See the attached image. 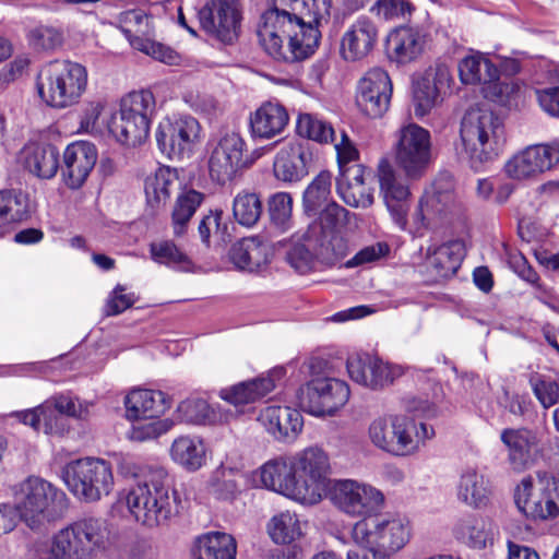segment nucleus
I'll return each mask as SVG.
<instances>
[{
    "mask_svg": "<svg viewBox=\"0 0 559 559\" xmlns=\"http://www.w3.org/2000/svg\"><path fill=\"white\" fill-rule=\"evenodd\" d=\"M332 0H271L258 35L275 60L296 62L314 53L320 26L331 16Z\"/></svg>",
    "mask_w": 559,
    "mask_h": 559,
    "instance_id": "1",
    "label": "nucleus"
},
{
    "mask_svg": "<svg viewBox=\"0 0 559 559\" xmlns=\"http://www.w3.org/2000/svg\"><path fill=\"white\" fill-rule=\"evenodd\" d=\"M87 86L86 67L69 59H56L44 64L36 76L39 98L46 106L57 110L80 104Z\"/></svg>",
    "mask_w": 559,
    "mask_h": 559,
    "instance_id": "2",
    "label": "nucleus"
},
{
    "mask_svg": "<svg viewBox=\"0 0 559 559\" xmlns=\"http://www.w3.org/2000/svg\"><path fill=\"white\" fill-rule=\"evenodd\" d=\"M126 501L134 520L150 528L168 526L181 509L178 491L171 488L166 475L136 484Z\"/></svg>",
    "mask_w": 559,
    "mask_h": 559,
    "instance_id": "3",
    "label": "nucleus"
},
{
    "mask_svg": "<svg viewBox=\"0 0 559 559\" xmlns=\"http://www.w3.org/2000/svg\"><path fill=\"white\" fill-rule=\"evenodd\" d=\"M463 152L473 168L499 154L504 142V127L499 116L487 107L468 109L461 122Z\"/></svg>",
    "mask_w": 559,
    "mask_h": 559,
    "instance_id": "4",
    "label": "nucleus"
},
{
    "mask_svg": "<svg viewBox=\"0 0 559 559\" xmlns=\"http://www.w3.org/2000/svg\"><path fill=\"white\" fill-rule=\"evenodd\" d=\"M411 535L409 521L389 513L359 519L350 530V540L355 545L389 559L406 546Z\"/></svg>",
    "mask_w": 559,
    "mask_h": 559,
    "instance_id": "5",
    "label": "nucleus"
},
{
    "mask_svg": "<svg viewBox=\"0 0 559 559\" xmlns=\"http://www.w3.org/2000/svg\"><path fill=\"white\" fill-rule=\"evenodd\" d=\"M13 498L16 521L36 530L53 520L64 493L46 479L29 476L15 486Z\"/></svg>",
    "mask_w": 559,
    "mask_h": 559,
    "instance_id": "6",
    "label": "nucleus"
},
{
    "mask_svg": "<svg viewBox=\"0 0 559 559\" xmlns=\"http://www.w3.org/2000/svg\"><path fill=\"white\" fill-rule=\"evenodd\" d=\"M61 475L68 489L85 502L98 501L114 488L112 467L104 459L88 456L71 461Z\"/></svg>",
    "mask_w": 559,
    "mask_h": 559,
    "instance_id": "7",
    "label": "nucleus"
},
{
    "mask_svg": "<svg viewBox=\"0 0 559 559\" xmlns=\"http://www.w3.org/2000/svg\"><path fill=\"white\" fill-rule=\"evenodd\" d=\"M261 156L260 150L248 153L247 143L239 133L227 132L211 150L207 162L210 177L219 185L231 182Z\"/></svg>",
    "mask_w": 559,
    "mask_h": 559,
    "instance_id": "8",
    "label": "nucleus"
},
{
    "mask_svg": "<svg viewBox=\"0 0 559 559\" xmlns=\"http://www.w3.org/2000/svg\"><path fill=\"white\" fill-rule=\"evenodd\" d=\"M518 509L533 520H548L559 515V479L538 471L535 477H524L514 493Z\"/></svg>",
    "mask_w": 559,
    "mask_h": 559,
    "instance_id": "9",
    "label": "nucleus"
},
{
    "mask_svg": "<svg viewBox=\"0 0 559 559\" xmlns=\"http://www.w3.org/2000/svg\"><path fill=\"white\" fill-rule=\"evenodd\" d=\"M298 476L302 504L321 501L329 484L331 472L328 454L318 447H310L292 455Z\"/></svg>",
    "mask_w": 559,
    "mask_h": 559,
    "instance_id": "10",
    "label": "nucleus"
},
{
    "mask_svg": "<svg viewBox=\"0 0 559 559\" xmlns=\"http://www.w3.org/2000/svg\"><path fill=\"white\" fill-rule=\"evenodd\" d=\"M334 506L352 518L374 516L384 507V495L370 484L355 479L336 480L332 488Z\"/></svg>",
    "mask_w": 559,
    "mask_h": 559,
    "instance_id": "11",
    "label": "nucleus"
},
{
    "mask_svg": "<svg viewBox=\"0 0 559 559\" xmlns=\"http://www.w3.org/2000/svg\"><path fill=\"white\" fill-rule=\"evenodd\" d=\"M201 140V126L189 115L167 117L156 130V141L162 152L170 158L189 157Z\"/></svg>",
    "mask_w": 559,
    "mask_h": 559,
    "instance_id": "12",
    "label": "nucleus"
},
{
    "mask_svg": "<svg viewBox=\"0 0 559 559\" xmlns=\"http://www.w3.org/2000/svg\"><path fill=\"white\" fill-rule=\"evenodd\" d=\"M431 159V141L428 130L409 123L400 130L395 145V160L411 179L424 175Z\"/></svg>",
    "mask_w": 559,
    "mask_h": 559,
    "instance_id": "13",
    "label": "nucleus"
},
{
    "mask_svg": "<svg viewBox=\"0 0 559 559\" xmlns=\"http://www.w3.org/2000/svg\"><path fill=\"white\" fill-rule=\"evenodd\" d=\"M350 395L348 384L331 377H314L300 389V405L314 416L333 415Z\"/></svg>",
    "mask_w": 559,
    "mask_h": 559,
    "instance_id": "14",
    "label": "nucleus"
},
{
    "mask_svg": "<svg viewBox=\"0 0 559 559\" xmlns=\"http://www.w3.org/2000/svg\"><path fill=\"white\" fill-rule=\"evenodd\" d=\"M460 207L452 176L441 175L433 181L431 191H427L420 199L414 218L423 227H433Z\"/></svg>",
    "mask_w": 559,
    "mask_h": 559,
    "instance_id": "15",
    "label": "nucleus"
},
{
    "mask_svg": "<svg viewBox=\"0 0 559 559\" xmlns=\"http://www.w3.org/2000/svg\"><path fill=\"white\" fill-rule=\"evenodd\" d=\"M393 86L386 71L370 69L359 80L356 104L360 111L370 118H380L389 109Z\"/></svg>",
    "mask_w": 559,
    "mask_h": 559,
    "instance_id": "16",
    "label": "nucleus"
},
{
    "mask_svg": "<svg viewBox=\"0 0 559 559\" xmlns=\"http://www.w3.org/2000/svg\"><path fill=\"white\" fill-rule=\"evenodd\" d=\"M202 28L223 43L237 37L240 13L237 0H206L199 11Z\"/></svg>",
    "mask_w": 559,
    "mask_h": 559,
    "instance_id": "17",
    "label": "nucleus"
},
{
    "mask_svg": "<svg viewBox=\"0 0 559 559\" xmlns=\"http://www.w3.org/2000/svg\"><path fill=\"white\" fill-rule=\"evenodd\" d=\"M378 178L384 203L393 222L400 229H406L411 195L408 185L386 159L379 163Z\"/></svg>",
    "mask_w": 559,
    "mask_h": 559,
    "instance_id": "18",
    "label": "nucleus"
},
{
    "mask_svg": "<svg viewBox=\"0 0 559 559\" xmlns=\"http://www.w3.org/2000/svg\"><path fill=\"white\" fill-rule=\"evenodd\" d=\"M73 524L59 530L48 539L34 540L27 551L28 559H86Z\"/></svg>",
    "mask_w": 559,
    "mask_h": 559,
    "instance_id": "19",
    "label": "nucleus"
},
{
    "mask_svg": "<svg viewBox=\"0 0 559 559\" xmlns=\"http://www.w3.org/2000/svg\"><path fill=\"white\" fill-rule=\"evenodd\" d=\"M261 485L301 503L298 476L292 455H280L265 462L259 469Z\"/></svg>",
    "mask_w": 559,
    "mask_h": 559,
    "instance_id": "20",
    "label": "nucleus"
},
{
    "mask_svg": "<svg viewBox=\"0 0 559 559\" xmlns=\"http://www.w3.org/2000/svg\"><path fill=\"white\" fill-rule=\"evenodd\" d=\"M459 75L464 84H483L485 97L500 102L507 85L498 82L499 72L496 66L487 58L467 56L459 63Z\"/></svg>",
    "mask_w": 559,
    "mask_h": 559,
    "instance_id": "21",
    "label": "nucleus"
},
{
    "mask_svg": "<svg viewBox=\"0 0 559 559\" xmlns=\"http://www.w3.org/2000/svg\"><path fill=\"white\" fill-rule=\"evenodd\" d=\"M500 440L507 449V460L515 472L530 468L539 456V441L536 433L526 428H506Z\"/></svg>",
    "mask_w": 559,
    "mask_h": 559,
    "instance_id": "22",
    "label": "nucleus"
},
{
    "mask_svg": "<svg viewBox=\"0 0 559 559\" xmlns=\"http://www.w3.org/2000/svg\"><path fill=\"white\" fill-rule=\"evenodd\" d=\"M346 366L353 381L370 389H381L400 374L397 367H391L369 354L348 357Z\"/></svg>",
    "mask_w": 559,
    "mask_h": 559,
    "instance_id": "23",
    "label": "nucleus"
},
{
    "mask_svg": "<svg viewBox=\"0 0 559 559\" xmlns=\"http://www.w3.org/2000/svg\"><path fill=\"white\" fill-rule=\"evenodd\" d=\"M97 160V151L90 142H74L63 152L61 173L64 183L71 189H79L87 179Z\"/></svg>",
    "mask_w": 559,
    "mask_h": 559,
    "instance_id": "24",
    "label": "nucleus"
},
{
    "mask_svg": "<svg viewBox=\"0 0 559 559\" xmlns=\"http://www.w3.org/2000/svg\"><path fill=\"white\" fill-rule=\"evenodd\" d=\"M435 429L425 423L418 426L405 416H394L393 440L390 454L394 456H411L417 453L427 440L432 439Z\"/></svg>",
    "mask_w": 559,
    "mask_h": 559,
    "instance_id": "25",
    "label": "nucleus"
},
{
    "mask_svg": "<svg viewBox=\"0 0 559 559\" xmlns=\"http://www.w3.org/2000/svg\"><path fill=\"white\" fill-rule=\"evenodd\" d=\"M378 40V27L365 15L359 16L343 34L341 55L346 61H357L367 57Z\"/></svg>",
    "mask_w": 559,
    "mask_h": 559,
    "instance_id": "26",
    "label": "nucleus"
},
{
    "mask_svg": "<svg viewBox=\"0 0 559 559\" xmlns=\"http://www.w3.org/2000/svg\"><path fill=\"white\" fill-rule=\"evenodd\" d=\"M265 429L282 441H293L301 432L304 420L299 411L288 406H267L259 415Z\"/></svg>",
    "mask_w": 559,
    "mask_h": 559,
    "instance_id": "27",
    "label": "nucleus"
},
{
    "mask_svg": "<svg viewBox=\"0 0 559 559\" xmlns=\"http://www.w3.org/2000/svg\"><path fill=\"white\" fill-rule=\"evenodd\" d=\"M124 405L129 420L153 419L170 407V401L162 391L135 389L126 396Z\"/></svg>",
    "mask_w": 559,
    "mask_h": 559,
    "instance_id": "28",
    "label": "nucleus"
},
{
    "mask_svg": "<svg viewBox=\"0 0 559 559\" xmlns=\"http://www.w3.org/2000/svg\"><path fill=\"white\" fill-rule=\"evenodd\" d=\"M289 116L278 103H263L250 115V130L254 139L269 140L281 134L288 124Z\"/></svg>",
    "mask_w": 559,
    "mask_h": 559,
    "instance_id": "29",
    "label": "nucleus"
},
{
    "mask_svg": "<svg viewBox=\"0 0 559 559\" xmlns=\"http://www.w3.org/2000/svg\"><path fill=\"white\" fill-rule=\"evenodd\" d=\"M453 534L456 539L474 549H484L493 544L495 526L489 518L478 514H466L460 518Z\"/></svg>",
    "mask_w": 559,
    "mask_h": 559,
    "instance_id": "30",
    "label": "nucleus"
},
{
    "mask_svg": "<svg viewBox=\"0 0 559 559\" xmlns=\"http://www.w3.org/2000/svg\"><path fill=\"white\" fill-rule=\"evenodd\" d=\"M425 38L418 29L400 27L386 39V53L391 61L406 64L416 60L424 51Z\"/></svg>",
    "mask_w": 559,
    "mask_h": 559,
    "instance_id": "31",
    "label": "nucleus"
},
{
    "mask_svg": "<svg viewBox=\"0 0 559 559\" xmlns=\"http://www.w3.org/2000/svg\"><path fill=\"white\" fill-rule=\"evenodd\" d=\"M73 526L78 534L86 559L95 558L107 549L110 544V530L102 518L86 516L74 521Z\"/></svg>",
    "mask_w": 559,
    "mask_h": 559,
    "instance_id": "32",
    "label": "nucleus"
},
{
    "mask_svg": "<svg viewBox=\"0 0 559 559\" xmlns=\"http://www.w3.org/2000/svg\"><path fill=\"white\" fill-rule=\"evenodd\" d=\"M275 376L280 377L281 371H273L266 376L222 389L218 395L222 400L235 406L253 403L275 388Z\"/></svg>",
    "mask_w": 559,
    "mask_h": 559,
    "instance_id": "33",
    "label": "nucleus"
},
{
    "mask_svg": "<svg viewBox=\"0 0 559 559\" xmlns=\"http://www.w3.org/2000/svg\"><path fill=\"white\" fill-rule=\"evenodd\" d=\"M24 167L40 179L52 178L59 169V152L50 144H28L21 152Z\"/></svg>",
    "mask_w": 559,
    "mask_h": 559,
    "instance_id": "34",
    "label": "nucleus"
},
{
    "mask_svg": "<svg viewBox=\"0 0 559 559\" xmlns=\"http://www.w3.org/2000/svg\"><path fill=\"white\" fill-rule=\"evenodd\" d=\"M308 236L318 264L332 266L347 253V243L340 233L333 230L314 233L313 229L309 228Z\"/></svg>",
    "mask_w": 559,
    "mask_h": 559,
    "instance_id": "35",
    "label": "nucleus"
},
{
    "mask_svg": "<svg viewBox=\"0 0 559 559\" xmlns=\"http://www.w3.org/2000/svg\"><path fill=\"white\" fill-rule=\"evenodd\" d=\"M274 176L284 182H296L307 174V156L299 144L283 147L273 163Z\"/></svg>",
    "mask_w": 559,
    "mask_h": 559,
    "instance_id": "36",
    "label": "nucleus"
},
{
    "mask_svg": "<svg viewBox=\"0 0 559 559\" xmlns=\"http://www.w3.org/2000/svg\"><path fill=\"white\" fill-rule=\"evenodd\" d=\"M235 538L222 532H211L195 539L192 559H236Z\"/></svg>",
    "mask_w": 559,
    "mask_h": 559,
    "instance_id": "37",
    "label": "nucleus"
},
{
    "mask_svg": "<svg viewBox=\"0 0 559 559\" xmlns=\"http://www.w3.org/2000/svg\"><path fill=\"white\" fill-rule=\"evenodd\" d=\"M491 496L490 481L475 469L462 473L457 485V498L464 504L480 509L488 506Z\"/></svg>",
    "mask_w": 559,
    "mask_h": 559,
    "instance_id": "38",
    "label": "nucleus"
},
{
    "mask_svg": "<svg viewBox=\"0 0 559 559\" xmlns=\"http://www.w3.org/2000/svg\"><path fill=\"white\" fill-rule=\"evenodd\" d=\"M464 254V243L452 240L429 251L428 264L437 277L449 278L457 272Z\"/></svg>",
    "mask_w": 559,
    "mask_h": 559,
    "instance_id": "39",
    "label": "nucleus"
},
{
    "mask_svg": "<svg viewBox=\"0 0 559 559\" xmlns=\"http://www.w3.org/2000/svg\"><path fill=\"white\" fill-rule=\"evenodd\" d=\"M108 130L119 143L136 146L147 139L150 126L118 109L111 116Z\"/></svg>",
    "mask_w": 559,
    "mask_h": 559,
    "instance_id": "40",
    "label": "nucleus"
},
{
    "mask_svg": "<svg viewBox=\"0 0 559 559\" xmlns=\"http://www.w3.org/2000/svg\"><path fill=\"white\" fill-rule=\"evenodd\" d=\"M229 259L237 269L253 272L266 264V247L258 238H243L231 246Z\"/></svg>",
    "mask_w": 559,
    "mask_h": 559,
    "instance_id": "41",
    "label": "nucleus"
},
{
    "mask_svg": "<svg viewBox=\"0 0 559 559\" xmlns=\"http://www.w3.org/2000/svg\"><path fill=\"white\" fill-rule=\"evenodd\" d=\"M206 448L198 437L181 436L174 440L170 456L185 469L195 472L205 463Z\"/></svg>",
    "mask_w": 559,
    "mask_h": 559,
    "instance_id": "42",
    "label": "nucleus"
},
{
    "mask_svg": "<svg viewBox=\"0 0 559 559\" xmlns=\"http://www.w3.org/2000/svg\"><path fill=\"white\" fill-rule=\"evenodd\" d=\"M178 185L176 170L159 167L154 175L147 176L144 182L146 202L152 209H158L169 199L171 190Z\"/></svg>",
    "mask_w": 559,
    "mask_h": 559,
    "instance_id": "43",
    "label": "nucleus"
},
{
    "mask_svg": "<svg viewBox=\"0 0 559 559\" xmlns=\"http://www.w3.org/2000/svg\"><path fill=\"white\" fill-rule=\"evenodd\" d=\"M29 215L27 198L15 190L0 191V233Z\"/></svg>",
    "mask_w": 559,
    "mask_h": 559,
    "instance_id": "44",
    "label": "nucleus"
},
{
    "mask_svg": "<svg viewBox=\"0 0 559 559\" xmlns=\"http://www.w3.org/2000/svg\"><path fill=\"white\" fill-rule=\"evenodd\" d=\"M156 102L154 94L148 90L133 91L120 100L119 110L148 124L155 114Z\"/></svg>",
    "mask_w": 559,
    "mask_h": 559,
    "instance_id": "45",
    "label": "nucleus"
},
{
    "mask_svg": "<svg viewBox=\"0 0 559 559\" xmlns=\"http://www.w3.org/2000/svg\"><path fill=\"white\" fill-rule=\"evenodd\" d=\"M332 175L321 171L306 188L302 195V205L307 214H317L329 204L331 195Z\"/></svg>",
    "mask_w": 559,
    "mask_h": 559,
    "instance_id": "46",
    "label": "nucleus"
},
{
    "mask_svg": "<svg viewBox=\"0 0 559 559\" xmlns=\"http://www.w3.org/2000/svg\"><path fill=\"white\" fill-rule=\"evenodd\" d=\"M120 29L135 49V41L146 40L153 33L152 19L143 10H128L119 15Z\"/></svg>",
    "mask_w": 559,
    "mask_h": 559,
    "instance_id": "47",
    "label": "nucleus"
},
{
    "mask_svg": "<svg viewBox=\"0 0 559 559\" xmlns=\"http://www.w3.org/2000/svg\"><path fill=\"white\" fill-rule=\"evenodd\" d=\"M203 200L204 194L192 189L178 195L171 214L176 236L185 234L188 223Z\"/></svg>",
    "mask_w": 559,
    "mask_h": 559,
    "instance_id": "48",
    "label": "nucleus"
},
{
    "mask_svg": "<svg viewBox=\"0 0 559 559\" xmlns=\"http://www.w3.org/2000/svg\"><path fill=\"white\" fill-rule=\"evenodd\" d=\"M177 412L181 419L197 425L215 424L222 420V415L200 397H190L182 401L178 405Z\"/></svg>",
    "mask_w": 559,
    "mask_h": 559,
    "instance_id": "49",
    "label": "nucleus"
},
{
    "mask_svg": "<svg viewBox=\"0 0 559 559\" xmlns=\"http://www.w3.org/2000/svg\"><path fill=\"white\" fill-rule=\"evenodd\" d=\"M271 539L280 545L289 544L302 534L298 516L289 511L274 515L267 524Z\"/></svg>",
    "mask_w": 559,
    "mask_h": 559,
    "instance_id": "50",
    "label": "nucleus"
},
{
    "mask_svg": "<svg viewBox=\"0 0 559 559\" xmlns=\"http://www.w3.org/2000/svg\"><path fill=\"white\" fill-rule=\"evenodd\" d=\"M262 211L261 198L255 192L243 190L234 199L233 214L235 219L242 226H254L260 219Z\"/></svg>",
    "mask_w": 559,
    "mask_h": 559,
    "instance_id": "51",
    "label": "nucleus"
},
{
    "mask_svg": "<svg viewBox=\"0 0 559 559\" xmlns=\"http://www.w3.org/2000/svg\"><path fill=\"white\" fill-rule=\"evenodd\" d=\"M26 39L36 51H55L63 45L64 35L60 27L39 24L28 29Z\"/></svg>",
    "mask_w": 559,
    "mask_h": 559,
    "instance_id": "52",
    "label": "nucleus"
},
{
    "mask_svg": "<svg viewBox=\"0 0 559 559\" xmlns=\"http://www.w3.org/2000/svg\"><path fill=\"white\" fill-rule=\"evenodd\" d=\"M297 133L309 140L328 143L334 140V129L326 121L311 114H300L296 124Z\"/></svg>",
    "mask_w": 559,
    "mask_h": 559,
    "instance_id": "53",
    "label": "nucleus"
},
{
    "mask_svg": "<svg viewBox=\"0 0 559 559\" xmlns=\"http://www.w3.org/2000/svg\"><path fill=\"white\" fill-rule=\"evenodd\" d=\"M271 222L285 231L293 226V198L288 192H276L267 201Z\"/></svg>",
    "mask_w": 559,
    "mask_h": 559,
    "instance_id": "54",
    "label": "nucleus"
},
{
    "mask_svg": "<svg viewBox=\"0 0 559 559\" xmlns=\"http://www.w3.org/2000/svg\"><path fill=\"white\" fill-rule=\"evenodd\" d=\"M286 260L297 272L305 274L318 265L308 234L304 241H293L286 251Z\"/></svg>",
    "mask_w": 559,
    "mask_h": 559,
    "instance_id": "55",
    "label": "nucleus"
},
{
    "mask_svg": "<svg viewBox=\"0 0 559 559\" xmlns=\"http://www.w3.org/2000/svg\"><path fill=\"white\" fill-rule=\"evenodd\" d=\"M442 397V390L436 384L431 400L424 396L405 397L403 400L404 409L414 416L431 419L440 415Z\"/></svg>",
    "mask_w": 559,
    "mask_h": 559,
    "instance_id": "56",
    "label": "nucleus"
},
{
    "mask_svg": "<svg viewBox=\"0 0 559 559\" xmlns=\"http://www.w3.org/2000/svg\"><path fill=\"white\" fill-rule=\"evenodd\" d=\"M135 421L129 432V438L139 442L156 439L168 432L175 425L174 420L169 418L159 419V417Z\"/></svg>",
    "mask_w": 559,
    "mask_h": 559,
    "instance_id": "57",
    "label": "nucleus"
},
{
    "mask_svg": "<svg viewBox=\"0 0 559 559\" xmlns=\"http://www.w3.org/2000/svg\"><path fill=\"white\" fill-rule=\"evenodd\" d=\"M349 212L336 202L331 201L324 207H322L319 216V221L313 223L309 228L317 231L333 230L340 233V228L344 227L348 223Z\"/></svg>",
    "mask_w": 559,
    "mask_h": 559,
    "instance_id": "58",
    "label": "nucleus"
},
{
    "mask_svg": "<svg viewBox=\"0 0 559 559\" xmlns=\"http://www.w3.org/2000/svg\"><path fill=\"white\" fill-rule=\"evenodd\" d=\"M336 191L340 198L352 207H369L373 203V189L367 183H338Z\"/></svg>",
    "mask_w": 559,
    "mask_h": 559,
    "instance_id": "59",
    "label": "nucleus"
},
{
    "mask_svg": "<svg viewBox=\"0 0 559 559\" xmlns=\"http://www.w3.org/2000/svg\"><path fill=\"white\" fill-rule=\"evenodd\" d=\"M504 171L508 177L518 180L530 179L539 175L527 147L506 163Z\"/></svg>",
    "mask_w": 559,
    "mask_h": 559,
    "instance_id": "60",
    "label": "nucleus"
},
{
    "mask_svg": "<svg viewBox=\"0 0 559 559\" xmlns=\"http://www.w3.org/2000/svg\"><path fill=\"white\" fill-rule=\"evenodd\" d=\"M150 252L152 259L159 264L185 267L188 263L187 255L168 240L152 243Z\"/></svg>",
    "mask_w": 559,
    "mask_h": 559,
    "instance_id": "61",
    "label": "nucleus"
},
{
    "mask_svg": "<svg viewBox=\"0 0 559 559\" xmlns=\"http://www.w3.org/2000/svg\"><path fill=\"white\" fill-rule=\"evenodd\" d=\"M530 384L536 399L545 408L558 403L559 385L556 381L540 374H534L530 379Z\"/></svg>",
    "mask_w": 559,
    "mask_h": 559,
    "instance_id": "62",
    "label": "nucleus"
},
{
    "mask_svg": "<svg viewBox=\"0 0 559 559\" xmlns=\"http://www.w3.org/2000/svg\"><path fill=\"white\" fill-rule=\"evenodd\" d=\"M539 175L552 169L559 163V144H536L527 146Z\"/></svg>",
    "mask_w": 559,
    "mask_h": 559,
    "instance_id": "63",
    "label": "nucleus"
},
{
    "mask_svg": "<svg viewBox=\"0 0 559 559\" xmlns=\"http://www.w3.org/2000/svg\"><path fill=\"white\" fill-rule=\"evenodd\" d=\"M539 175L552 169L559 163V144H536L527 146Z\"/></svg>",
    "mask_w": 559,
    "mask_h": 559,
    "instance_id": "64",
    "label": "nucleus"
}]
</instances>
